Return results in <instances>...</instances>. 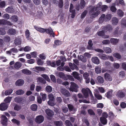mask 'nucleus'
Listing matches in <instances>:
<instances>
[{"label": "nucleus", "instance_id": "1", "mask_svg": "<svg viewBox=\"0 0 126 126\" xmlns=\"http://www.w3.org/2000/svg\"><path fill=\"white\" fill-rule=\"evenodd\" d=\"M102 29V31L97 32V35L104 39L108 38L109 37V36L105 35V33L108 31L110 32L112 30L111 26L110 25H108L106 26H104Z\"/></svg>", "mask_w": 126, "mask_h": 126}, {"label": "nucleus", "instance_id": "2", "mask_svg": "<svg viewBox=\"0 0 126 126\" xmlns=\"http://www.w3.org/2000/svg\"><path fill=\"white\" fill-rule=\"evenodd\" d=\"M70 84L71 85L69 90L72 92H78V89L79 87L78 85L73 82H71Z\"/></svg>", "mask_w": 126, "mask_h": 126}, {"label": "nucleus", "instance_id": "3", "mask_svg": "<svg viewBox=\"0 0 126 126\" xmlns=\"http://www.w3.org/2000/svg\"><path fill=\"white\" fill-rule=\"evenodd\" d=\"M82 91L83 94L85 98H87L89 94L90 95L91 94L92 95L91 91L89 88H88L86 89L83 88L82 89Z\"/></svg>", "mask_w": 126, "mask_h": 126}, {"label": "nucleus", "instance_id": "4", "mask_svg": "<svg viewBox=\"0 0 126 126\" xmlns=\"http://www.w3.org/2000/svg\"><path fill=\"white\" fill-rule=\"evenodd\" d=\"M44 120V118L43 116L42 115H39L36 117L35 122L38 124H40L43 122Z\"/></svg>", "mask_w": 126, "mask_h": 126}, {"label": "nucleus", "instance_id": "5", "mask_svg": "<svg viewBox=\"0 0 126 126\" xmlns=\"http://www.w3.org/2000/svg\"><path fill=\"white\" fill-rule=\"evenodd\" d=\"M1 118V124L3 126H6L7 125L8 118L4 115H2Z\"/></svg>", "mask_w": 126, "mask_h": 126}, {"label": "nucleus", "instance_id": "6", "mask_svg": "<svg viewBox=\"0 0 126 126\" xmlns=\"http://www.w3.org/2000/svg\"><path fill=\"white\" fill-rule=\"evenodd\" d=\"M45 32L47 34H49L50 37L52 36L53 37H55V34L53 30L51 27L48 29H45Z\"/></svg>", "mask_w": 126, "mask_h": 126}, {"label": "nucleus", "instance_id": "7", "mask_svg": "<svg viewBox=\"0 0 126 126\" xmlns=\"http://www.w3.org/2000/svg\"><path fill=\"white\" fill-rule=\"evenodd\" d=\"M14 100L15 102L18 103H21L23 104L26 102L25 100L24 99L22 98L19 96H17L15 97V98Z\"/></svg>", "mask_w": 126, "mask_h": 126}, {"label": "nucleus", "instance_id": "8", "mask_svg": "<svg viewBox=\"0 0 126 126\" xmlns=\"http://www.w3.org/2000/svg\"><path fill=\"white\" fill-rule=\"evenodd\" d=\"M104 78L107 81H111L112 79L110 75L107 73H106L104 75Z\"/></svg>", "mask_w": 126, "mask_h": 126}, {"label": "nucleus", "instance_id": "9", "mask_svg": "<svg viewBox=\"0 0 126 126\" xmlns=\"http://www.w3.org/2000/svg\"><path fill=\"white\" fill-rule=\"evenodd\" d=\"M8 107V105L6 103H2L0 104V110L4 111L6 110Z\"/></svg>", "mask_w": 126, "mask_h": 126}, {"label": "nucleus", "instance_id": "10", "mask_svg": "<svg viewBox=\"0 0 126 126\" xmlns=\"http://www.w3.org/2000/svg\"><path fill=\"white\" fill-rule=\"evenodd\" d=\"M61 92L62 94L66 97H69L70 96V94L69 92L65 89H62L61 90Z\"/></svg>", "mask_w": 126, "mask_h": 126}, {"label": "nucleus", "instance_id": "11", "mask_svg": "<svg viewBox=\"0 0 126 126\" xmlns=\"http://www.w3.org/2000/svg\"><path fill=\"white\" fill-rule=\"evenodd\" d=\"M69 65L70 68L73 70L75 69L76 70H78L79 68L75 64H73L71 63H69Z\"/></svg>", "mask_w": 126, "mask_h": 126}, {"label": "nucleus", "instance_id": "12", "mask_svg": "<svg viewBox=\"0 0 126 126\" xmlns=\"http://www.w3.org/2000/svg\"><path fill=\"white\" fill-rule=\"evenodd\" d=\"M47 64L48 66H51L53 67H56V65L55 61H52L51 62L49 60L47 61Z\"/></svg>", "mask_w": 126, "mask_h": 126}, {"label": "nucleus", "instance_id": "13", "mask_svg": "<svg viewBox=\"0 0 126 126\" xmlns=\"http://www.w3.org/2000/svg\"><path fill=\"white\" fill-rule=\"evenodd\" d=\"M99 14L100 12L98 11H97L96 12L89 14L90 15V18L92 19L94 18L97 16Z\"/></svg>", "mask_w": 126, "mask_h": 126}, {"label": "nucleus", "instance_id": "14", "mask_svg": "<svg viewBox=\"0 0 126 126\" xmlns=\"http://www.w3.org/2000/svg\"><path fill=\"white\" fill-rule=\"evenodd\" d=\"M92 61L94 63L98 64L100 63V61L98 58L97 57H94L92 58Z\"/></svg>", "mask_w": 126, "mask_h": 126}, {"label": "nucleus", "instance_id": "15", "mask_svg": "<svg viewBox=\"0 0 126 126\" xmlns=\"http://www.w3.org/2000/svg\"><path fill=\"white\" fill-rule=\"evenodd\" d=\"M34 28L36 30L41 33H44L45 32V29L43 28H42L38 27L36 26H34Z\"/></svg>", "mask_w": 126, "mask_h": 126}, {"label": "nucleus", "instance_id": "16", "mask_svg": "<svg viewBox=\"0 0 126 126\" xmlns=\"http://www.w3.org/2000/svg\"><path fill=\"white\" fill-rule=\"evenodd\" d=\"M47 115L49 117H52L54 115V112L49 109H47L46 110Z\"/></svg>", "mask_w": 126, "mask_h": 126}, {"label": "nucleus", "instance_id": "17", "mask_svg": "<svg viewBox=\"0 0 126 126\" xmlns=\"http://www.w3.org/2000/svg\"><path fill=\"white\" fill-rule=\"evenodd\" d=\"M24 83V81L22 79H19L17 80L15 84L16 85L21 86L23 85Z\"/></svg>", "mask_w": 126, "mask_h": 126}, {"label": "nucleus", "instance_id": "18", "mask_svg": "<svg viewBox=\"0 0 126 126\" xmlns=\"http://www.w3.org/2000/svg\"><path fill=\"white\" fill-rule=\"evenodd\" d=\"M88 45L87 46V48L89 50H92L93 49V44L92 40H89L88 42Z\"/></svg>", "mask_w": 126, "mask_h": 126}, {"label": "nucleus", "instance_id": "19", "mask_svg": "<svg viewBox=\"0 0 126 126\" xmlns=\"http://www.w3.org/2000/svg\"><path fill=\"white\" fill-rule=\"evenodd\" d=\"M8 34L11 35H14L16 33V31L12 28L10 29L8 31Z\"/></svg>", "mask_w": 126, "mask_h": 126}, {"label": "nucleus", "instance_id": "20", "mask_svg": "<svg viewBox=\"0 0 126 126\" xmlns=\"http://www.w3.org/2000/svg\"><path fill=\"white\" fill-rule=\"evenodd\" d=\"M79 60H80L83 62H86V58L82 55H78V56Z\"/></svg>", "mask_w": 126, "mask_h": 126}, {"label": "nucleus", "instance_id": "21", "mask_svg": "<svg viewBox=\"0 0 126 126\" xmlns=\"http://www.w3.org/2000/svg\"><path fill=\"white\" fill-rule=\"evenodd\" d=\"M89 8L90 9L89 13L91 14L92 13H94V11L97 10V9H96L94 6L91 5L89 6Z\"/></svg>", "mask_w": 126, "mask_h": 126}, {"label": "nucleus", "instance_id": "22", "mask_svg": "<svg viewBox=\"0 0 126 126\" xmlns=\"http://www.w3.org/2000/svg\"><path fill=\"white\" fill-rule=\"evenodd\" d=\"M100 120L101 123L103 125H106L107 123V120L106 118L101 117L100 118Z\"/></svg>", "mask_w": 126, "mask_h": 126}, {"label": "nucleus", "instance_id": "23", "mask_svg": "<svg viewBox=\"0 0 126 126\" xmlns=\"http://www.w3.org/2000/svg\"><path fill=\"white\" fill-rule=\"evenodd\" d=\"M22 73L28 75H31L32 72H31L28 69H23L22 70Z\"/></svg>", "mask_w": 126, "mask_h": 126}, {"label": "nucleus", "instance_id": "24", "mask_svg": "<svg viewBox=\"0 0 126 126\" xmlns=\"http://www.w3.org/2000/svg\"><path fill=\"white\" fill-rule=\"evenodd\" d=\"M117 96L119 98H123L125 96V93L123 92L119 91L118 93Z\"/></svg>", "mask_w": 126, "mask_h": 126}, {"label": "nucleus", "instance_id": "25", "mask_svg": "<svg viewBox=\"0 0 126 126\" xmlns=\"http://www.w3.org/2000/svg\"><path fill=\"white\" fill-rule=\"evenodd\" d=\"M111 16L110 14H107L104 17V21H109L111 18Z\"/></svg>", "mask_w": 126, "mask_h": 126}, {"label": "nucleus", "instance_id": "26", "mask_svg": "<svg viewBox=\"0 0 126 126\" xmlns=\"http://www.w3.org/2000/svg\"><path fill=\"white\" fill-rule=\"evenodd\" d=\"M14 42L16 45H19L21 42V39L19 38H16L14 41Z\"/></svg>", "mask_w": 126, "mask_h": 126}, {"label": "nucleus", "instance_id": "27", "mask_svg": "<svg viewBox=\"0 0 126 126\" xmlns=\"http://www.w3.org/2000/svg\"><path fill=\"white\" fill-rule=\"evenodd\" d=\"M80 8L82 9L84 7L86 4V3L84 0H80Z\"/></svg>", "mask_w": 126, "mask_h": 126}, {"label": "nucleus", "instance_id": "28", "mask_svg": "<svg viewBox=\"0 0 126 126\" xmlns=\"http://www.w3.org/2000/svg\"><path fill=\"white\" fill-rule=\"evenodd\" d=\"M98 83L99 84H102L104 82V80L103 78L101 76H98L97 79Z\"/></svg>", "mask_w": 126, "mask_h": 126}, {"label": "nucleus", "instance_id": "29", "mask_svg": "<svg viewBox=\"0 0 126 126\" xmlns=\"http://www.w3.org/2000/svg\"><path fill=\"white\" fill-rule=\"evenodd\" d=\"M21 66V64L20 63V62H16L14 64V67L17 69H19Z\"/></svg>", "mask_w": 126, "mask_h": 126}, {"label": "nucleus", "instance_id": "30", "mask_svg": "<svg viewBox=\"0 0 126 126\" xmlns=\"http://www.w3.org/2000/svg\"><path fill=\"white\" fill-rule=\"evenodd\" d=\"M5 10L8 13H12L14 12L13 8L11 7H8Z\"/></svg>", "mask_w": 126, "mask_h": 126}, {"label": "nucleus", "instance_id": "31", "mask_svg": "<svg viewBox=\"0 0 126 126\" xmlns=\"http://www.w3.org/2000/svg\"><path fill=\"white\" fill-rule=\"evenodd\" d=\"M13 90L12 89H10L6 90L5 91L4 94L5 95H9L13 92Z\"/></svg>", "mask_w": 126, "mask_h": 126}, {"label": "nucleus", "instance_id": "32", "mask_svg": "<svg viewBox=\"0 0 126 126\" xmlns=\"http://www.w3.org/2000/svg\"><path fill=\"white\" fill-rule=\"evenodd\" d=\"M11 21L14 22H16L18 20V18L17 16L14 15L12 16L11 17Z\"/></svg>", "mask_w": 126, "mask_h": 126}, {"label": "nucleus", "instance_id": "33", "mask_svg": "<svg viewBox=\"0 0 126 126\" xmlns=\"http://www.w3.org/2000/svg\"><path fill=\"white\" fill-rule=\"evenodd\" d=\"M69 11L71 13V17L73 18H74L76 14V10L75 9L70 10Z\"/></svg>", "mask_w": 126, "mask_h": 126}, {"label": "nucleus", "instance_id": "34", "mask_svg": "<svg viewBox=\"0 0 126 126\" xmlns=\"http://www.w3.org/2000/svg\"><path fill=\"white\" fill-rule=\"evenodd\" d=\"M105 16V15L103 14L101 16L99 19V22L100 23H102L103 21H104V17Z\"/></svg>", "mask_w": 126, "mask_h": 126}, {"label": "nucleus", "instance_id": "35", "mask_svg": "<svg viewBox=\"0 0 126 126\" xmlns=\"http://www.w3.org/2000/svg\"><path fill=\"white\" fill-rule=\"evenodd\" d=\"M104 50L106 52L108 53H110L111 52V50L109 47H104L103 48Z\"/></svg>", "mask_w": 126, "mask_h": 126}, {"label": "nucleus", "instance_id": "36", "mask_svg": "<svg viewBox=\"0 0 126 126\" xmlns=\"http://www.w3.org/2000/svg\"><path fill=\"white\" fill-rule=\"evenodd\" d=\"M105 67L107 69H110L111 66V63L108 61L106 62L105 63Z\"/></svg>", "mask_w": 126, "mask_h": 126}, {"label": "nucleus", "instance_id": "37", "mask_svg": "<svg viewBox=\"0 0 126 126\" xmlns=\"http://www.w3.org/2000/svg\"><path fill=\"white\" fill-rule=\"evenodd\" d=\"M54 124L56 126H62L63 125L62 122L61 121H55Z\"/></svg>", "mask_w": 126, "mask_h": 126}, {"label": "nucleus", "instance_id": "38", "mask_svg": "<svg viewBox=\"0 0 126 126\" xmlns=\"http://www.w3.org/2000/svg\"><path fill=\"white\" fill-rule=\"evenodd\" d=\"M118 19L115 17H113L112 19V23L114 25H116L118 23Z\"/></svg>", "mask_w": 126, "mask_h": 126}, {"label": "nucleus", "instance_id": "39", "mask_svg": "<svg viewBox=\"0 0 126 126\" xmlns=\"http://www.w3.org/2000/svg\"><path fill=\"white\" fill-rule=\"evenodd\" d=\"M110 41L111 43L114 45H116L118 42V41L117 39L111 38L110 39Z\"/></svg>", "mask_w": 126, "mask_h": 126}, {"label": "nucleus", "instance_id": "40", "mask_svg": "<svg viewBox=\"0 0 126 126\" xmlns=\"http://www.w3.org/2000/svg\"><path fill=\"white\" fill-rule=\"evenodd\" d=\"M59 2L58 4V6L60 8H62L63 6V0H59Z\"/></svg>", "mask_w": 126, "mask_h": 126}, {"label": "nucleus", "instance_id": "41", "mask_svg": "<svg viewBox=\"0 0 126 126\" xmlns=\"http://www.w3.org/2000/svg\"><path fill=\"white\" fill-rule=\"evenodd\" d=\"M101 69L100 67L97 66L95 68V71L96 73L99 74L101 72Z\"/></svg>", "mask_w": 126, "mask_h": 126}, {"label": "nucleus", "instance_id": "42", "mask_svg": "<svg viewBox=\"0 0 126 126\" xmlns=\"http://www.w3.org/2000/svg\"><path fill=\"white\" fill-rule=\"evenodd\" d=\"M35 68L36 70L40 71H44L45 70L44 67L40 66H36Z\"/></svg>", "mask_w": 126, "mask_h": 126}, {"label": "nucleus", "instance_id": "43", "mask_svg": "<svg viewBox=\"0 0 126 126\" xmlns=\"http://www.w3.org/2000/svg\"><path fill=\"white\" fill-rule=\"evenodd\" d=\"M31 110L33 111H36L37 108V106L36 104H33L31 107Z\"/></svg>", "mask_w": 126, "mask_h": 126}, {"label": "nucleus", "instance_id": "44", "mask_svg": "<svg viewBox=\"0 0 126 126\" xmlns=\"http://www.w3.org/2000/svg\"><path fill=\"white\" fill-rule=\"evenodd\" d=\"M24 91L23 90L20 89L17 91L16 92V93L18 95H21L24 94Z\"/></svg>", "mask_w": 126, "mask_h": 126}, {"label": "nucleus", "instance_id": "45", "mask_svg": "<svg viewBox=\"0 0 126 126\" xmlns=\"http://www.w3.org/2000/svg\"><path fill=\"white\" fill-rule=\"evenodd\" d=\"M6 33L4 28H0V34L2 35H5Z\"/></svg>", "mask_w": 126, "mask_h": 126}, {"label": "nucleus", "instance_id": "46", "mask_svg": "<svg viewBox=\"0 0 126 126\" xmlns=\"http://www.w3.org/2000/svg\"><path fill=\"white\" fill-rule=\"evenodd\" d=\"M87 13V10H85L81 15V18L82 19L84 18L85 17Z\"/></svg>", "mask_w": 126, "mask_h": 126}, {"label": "nucleus", "instance_id": "47", "mask_svg": "<svg viewBox=\"0 0 126 126\" xmlns=\"http://www.w3.org/2000/svg\"><path fill=\"white\" fill-rule=\"evenodd\" d=\"M12 97L8 96L6 97L4 100V101L6 103H10Z\"/></svg>", "mask_w": 126, "mask_h": 126}, {"label": "nucleus", "instance_id": "48", "mask_svg": "<svg viewBox=\"0 0 126 126\" xmlns=\"http://www.w3.org/2000/svg\"><path fill=\"white\" fill-rule=\"evenodd\" d=\"M113 56L115 58L119 59H120L122 58L121 55L118 53H115L113 54Z\"/></svg>", "mask_w": 126, "mask_h": 126}, {"label": "nucleus", "instance_id": "49", "mask_svg": "<svg viewBox=\"0 0 126 126\" xmlns=\"http://www.w3.org/2000/svg\"><path fill=\"white\" fill-rule=\"evenodd\" d=\"M67 106L70 112L72 111L73 110H75L74 107L72 105L69 104Z\"/></svg>", "mask_w": 126, "mask_h": 126}, {"label": "nucleus", "instance_id": "50", "mask_svg": "<svg viewBox=\"0 0 126 126\" xmlns=\"http://www.w3.org/2000/svg\"><path fill=\"white\" fill-rule=\"evenodd\" d=\"M112 91H109L106 94V96L108 98H109L112 96Z\"/></svg>", "mask_w": 126, "mask_h": 126}, {"label": "nucleus", "instance_id": "51", "mask_svg": "<svg viewBox=\"0 0 126 126\" xmlns=\"http://www.w3.org/2000/svg\"><path fill=\"white\" fill-rule=\"evenodd\" d=\"M46 88V91L50 93L52 91V87L50 86H47Z\"/></svg>", "mask_w": 126, "mask_h": 126}, {"label": "nucleus", "instance_id": "52", "mask_svg": "<svg viewBox=\"0 0 126 126\" xmlns=\"http://www.w3.org/2000/svg\"><path fill=\"white\" fill-rule=\"evenodd\" d=\"M44 63V61H42L41 59L39 58L37 61V63L39 65H42Z\"/></svg>", "mask_w": 126, "mask_h": 126}, {"label": "nucleus", "instance_id": "53", "mask_svg": "<svg viewBox=\"0 0 126 126\" xmlns=\"http://www.w3.org/2000/svg\"><path fill=\"white\" fill-rule=\"evenodd\" d=\"M117 14L120 17H122L124 15V13L121 10H118L117 11Z\"/></svg>", "mask_w": 126, "mask_h": 126}, {"label": "nucleus", "instance_id": "54", "mask_svg": "<svg viewBox=\"0 0 126 126\" xmlns=\"http://www.w3.org/2000/svg\"><path fill=\"white\" fill-rule=\"evenodd\" d=\"M54 100H49L48 102V104L49 105L53 106H54L55 104L54 103Z\"/></svg>", "mask_w": 126, "mask_h": 126}, {"label": "nucleus", "instance_id": "55", "mask_svg": "<svg viewBox=\"0 0 126 126\" xmlns=\"http://www.w3.org/2000/svg\"><path fill=\"white\" fill-rule=\"evenodd\" d=\"M30 32L29 30L27 29L25 31V36L28 39L30 37Z\"/></svg>", "mask_w": 126, "mask_h": 126}, {"label": "nucleus", "instance_id": "56", "mask_svg": "<svg viewBox=\"0 0 126 126\" xmlns=\"http://www.w3.org/2000/svg\"><path fill=\"white\" fill-rule=\"evenodd\" d=\"M58 75L60 77L63 79H64L65 77V76L64 73L62 72H59Z\"/></svg>", "mask_w": 126, "mask_h": 126}, {"label": "nucleus", "instance_id": "57", "mask_svg": "<svg viewBox=\"0 0 126 126\" xmlns=\"http://www.w3.org/2000/svg\"><path fill=\"white\" fill-rule=\"evenodd\" d=\"M48 96L49 100H55L54 96L52 94H50L48 95Z\"/></svg>", "mask_w": 126, "mask_h": 126}, {"label": "nucleus", "instance_id": "58", "mask_svg": "<svg viewBox=\"0 0 126 126\" xmlns=\"http://www.w3.org/2000/svg\"><path fill=\"white\" fill-rule=\"evenodd\" d=\"M21 109V107L16 104L15 105L14 107V110L18 111Z\"/></svg>", "mask_w": 126, "mask_h": 126}, {"label": "nucleus", "instance_id": "59", "mask_svg": "<svg viewBox=\"0 0 126 126\" xmlns=\"http://www.w3.org/2000/svg\"><path fill=\"white\" fill-rule=\"evenodd\" d=\"M108 117L110 119H113L114 116V115L113 113L112 112H110L109 113Z\"/></svg>", "mask_w": 126, "mask_h": 126}, {"label": "nucleus", "instance_id": "60", "mask_svg": "<svg viewBox=\"0 0 126 126\" xmlns=\"http://www.w3.org/2000/svg\"><path fill=\"white\" fill-rule=\"evenodd\" d=\"M57 102L58 104H61L63 102L62 99L61 97H57L56 98Z\"/></svg>", "mask_w": 126, "mask_h": 126}, {"label": "nucleus", "instance_id": "61", "mask_svg": "<svg viewBox=\"0 0 126 126\" xmlns=\"http://www.w3.org/2000/svg\"><path fill=\"white\" fill-rule=\"evenodd\" d=\"M88 112L89 114L90 115H95V113L93 110L89 109L88 110Z\"/></svg>", "mask_w": 126, "mask_h": 126}, {"label": "nucleus", "instance_id": "62", "mask_svg": "<svg viewBox=\"0 0 126 126\" xmlns=\"http://www.w3.org/2000/svg\"><path fill=\"white\" fill-rule=\"evenodd\" d=\"M54 43L55 45L57 46H59L61 45L62 43L61 41L58 40H55Z\"/></svg>", "mask_w": 126, "mask_h": 126}, {"label": "nucleus", "instance_id": "63", "mask_svg": "<svg viewBox=\"0 0 126 126\" xmlns=\"http://www.w3.org/2000/svg\"><path fill=\"white\" fill-rule=\"evenodd\" d=\"M51 80L54 82H55L56 81V79L55 76L53 75H51L50 76Z\"/></svg>", "mask_w": 126, "mask_h": 126}, {"label": "nucleus", "instance_id": "64", "mask_svg": "<svg viewBox=\"0 0 126 126\" xmlns=\"http://www.w3.org/2000/svg\"><path fill=\"white\" fill-rule=\"evenodd\" d=\"M66 126H72V125L71 122L69 120H67L65 121Z\"/></svg>", "mask_w": 126, "mask_h": 126}]
</instances>
